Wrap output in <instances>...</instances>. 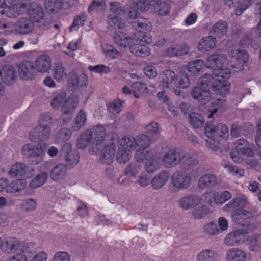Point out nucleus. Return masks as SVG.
I'll list each match as a JSON object with an SVG mask.
<instances>
[{
	"label": "nucleus",
	"instance_id": "obj_1",
	"mask_svg": "<svg viewBox=\"0 0 261 261\" xmlns=\"http://www.w3.org/2000/svg\"><path fill=\"white\" fill-rule=\"evenodd\" d=\"M225 65L228 66L226 56L224 54H212L205 61V66L214 70L213 87L217 95L225 97L230 90V84L227 81L230 76L231 71Z\"/></svg>",
	"mask_w": 261,
	"mask_h": 261
},
{
	"label": "nucleus",
	"instance_id": "obj_2",
	"mask_svg": "<svg viewBox=\"0 0 261 261\" xmlns=\"http://www.w3.org/2000/svg\"><path fill=\"white\" fill-rule=\"evenodd\" d=\"M214 77L211 75H205L202 76L199 80L197 85L194 87L191 91V96L193 99L199 101L201 104L206 106L208 110L211 113L208 116V118H212L213 115L218 111L219 107L222 106L225 101L224 98H217V102L212 97V94L210 91V87L213 89V82ZM214 92V90H213Z\"/></svg>",
	"mask_w": 261,
	"mask_h": 261
},
{
	"label": "nucleus",
	"instance_id": "obj_3",
	"mask_svg": "<svg viewBox=\"0 0 261 261\" xmlns=\"http://www.w3.org/2000/svg\"><path fill=\"white\" fill-rule=\"evenodd\" d=\"M28 12L30 17L37 22H42L44 13L42 7L31 4L28 9L26 3H16L13 2L11 5H8L5 0H0V15L7 17L14 18L18 15Z\"/></svg>",
	"mask_w": 261,
	"mask_h": 261
},
{
	"label": "nucleus",
	"instance_id": "obj_4",
	"mask_svg": "<svg viewBox=\"0 0 261 261\" xmlns=\"http://www.w3.org/2000/svg\"><path fill=\"white\" fill-rule=\"evenodd\" d=\"M106 133L102 126H96L91 130H87L80 136L76 142V146L79 149H84L91 143L89 148V153L97 155L99 152V147L106 137Z\"/></svg>",
	"mask_w": 261,
	"mask_h": 261
},
{
	"label": "nucleus",
	"instance_id": "obj_5",
	"mask_svg": "<svg viewBox=\"0 0 261 261\" xmlns=\"http://www.w3.org/2000/svg\"><path fill=\"white\" fill-rule=\"evenodd\" d=\"M66 94L64 91H58L54 94L51 101V106L54 109H59L61 107L64 117L66 115L69 119L72 117V113L77 107L79 99L77 96H72L66 99Z\"/></svg>",
	"mask_w": 261,
	"mask_h": 261
},
{
	"label": "nucleus",
	"instance_id": "obj_6",
	"mask_svg": "<svg viewBox=\"0 0 261 261\" xmlns=\"http://www.w3.org/2000/svg\"><path fill=\"white\" fill-rule=\"evenodd\" d=\"M50 124L51 117L49 114L41 115L39 120L38 126L33 129L30 132V140L35 142H39L47 140L51 135Z\"/></svg>",
	"mask_w": 261,
	"mask_h": 261
},
{
	"label": "nucleus",
	"instance_id": "obj_7",
	"mask_svg": "<svg viewBox=\"0 0 261 261\" xmlns=\"http://www.w3.org/2000/svg\"><path fill=\"white\" fill-rule=\"evenodd\" d=\"M180 161L185 168L190 169L197 163L196 156L186 154L181 159L179 153L174 149L168 150L162 159L163 164L167 167H174Z\"/></svg>",
	"mask_w": 261,
	"mask_h": 261
},
{
	"label": "nucleus",
	"instance_id": "obj_8",
	"mask_svg": "<svg viewBox=\"0 0 261 261\" xmlns=\"http://www.w3.org/2000/svg\"><path fill=\"white\" fill-rule=\"evenodd\" d=\"M130 136L123 137L120 141L119 146L117 153V160L120 163H125L131 157V152L137 148L139 142L138 138Z\"/></svg>",
	"mask_w": 261,
	"mask_h": 261
},
{
	"label": "nucleus",
	"instance_id": "obj_9",
	"mask_svg": "<svg viewBox=\"0 0 261 261\" xmlns=\"http://www.w3.org/2000/svg\"><path fill=\"white\" fill-rule=\"evenodd\" d=\"M105 137L101 145L99 147V160L100 162L106 165L111 164L114 159L116 153L115 142L117 140V135L116 134H112L113 138L112 142H107Z\"/></svg>",
	"mask_w": 261,
	"mask_h": 261
},
{
	"label": "nucleus",
	"instance_id": "obj_10",
	"mask_svg": "<svg viewBox=\"0 0 261 261\" xmlns=\"http://www.w3.org/2000/svg\"><path fill=\"white\" fill-rule=\"evenodd\" d=\"M253 155V150L249 143L244 139L237 140L234 144V148L230 152L231 158L236 163L242 162L244 155L251 157Z\"/></svg>",
	"mask_w": 261,
	"mask_h": 261
},
{
	"label": "nucleus",
	"instance_id": "obj_11",
	"mask_svg": "<svg viewBox=\"0 0 261 261\" xmlns=\"http://www.w3.org/2000/svg\"><path fill=\"white\" fill-rule=\"evenodd\" d=\"M228 53L234 63L228 62V66L238 70L244 69L249 60V55L247 51L238 46H234L229 49Z\"/></svg>",
	"mask_w": 261,
	"mask_h": 261
},
{
	"label": "nucleus",
	"instance_id": "obj_12",
	"mask_svg": "<svg viewBox=\"0 0 261 261\" xmlns=\"http://www.w3.org/2000/svg\"><path fill=\"white\" fill-rule=\"evenodd\" d=\"M191 182V178L189 174L180 171L174 173L171 177L169 190L174 192L187 189Z\"/></svg>",
	"mask_w": 261,
	"mask_h": 261
},
{
	"label": "nucleus",
	"instance_id": "obj_13",
	"mask_svg": "<svg viewBox=\"0 0 261 261\" xmlns=\"http://www.w3.org/2000/svg\"><path fill=\"white\" fill-rule=\"evenodd\" d=\"M231 198L230 193L228 191H216L211 190L205 192L201 195L203 202L216 204H222Z\"/></svg>",
	"mask_w": 261,
	"mask_h": 261
},
{
	"label": "nucleus",
	"instance_id": "obj_14",
	"mask_svg": "<svg viewBox=\"0 0 261 261\" xmlns=\"http://www.w3.org/2000/svg\"><path fill=\"white\" fill-rule=\"evenodd\" d=\"M248 233L246 228H239L230 231L224 239V243L228 246H239L245 244Z\"/></svg>",
	"mask_w": 261,
	"mask_h": 261
},
{
	"label": "nucleus",
	"instance_id": "obj_15",
	"mask_svg": "<svg viewBox=\"0 0 261 261\" xmlns=\"http://www.w3.org/2000/svg\"><path fill=\"white\" fill-rule=\"evenodd\" d=\"M34 174L35 170L32 167L21 162H16L13 164L8 172V174L11 177L24 179L31 178Z\"/></svg>",
	"mask_w": 261,
	"mask_h": 261
},
{
	"label": "nucleus",
	"instance_id": "obj_16",
	"mask_svg": "<svg viewBox=\"0 0 261 261\" xmlns=\"http://www.w3.org/2000/svg\"><path fill=\"white\" fill-rule=\"evenodd\" d=\"M204 130L205 136L208 138L206 140L207 146L215 151H218L220 149V144L217 127L212 122H207Z\"/></svg>",
	"mask_w": 261,
	"mask_h": 261
},
{
	"label": "nucleus",
	"instance_id": "obj_17",
	"mask_svg": "<svg viewBox=\"0 0 261 261\" xmlns=\"http://www.w3.org/2000/svg\"><path fill=\"white\" fill-rule=\"evenodd\" d=\"M138 141L139 142L135 154V159L137 162L142 163L144 160L148 159L153 154L148 150L146 148L148 146L149 139L148 136L144 135H140Z\"/></svg>",
	"mask_w": 261,
	"mask_h": 261
},
{
	"label": "nucleus",
	"instance_id": "obj_18",
	"mask_svg": "<svg viewBox=\"0 0 261 261\" xmlns=\"http://www.w3.org/2000/svg\"><path fill=\"white\" fill-rule=\"evenodd\" d=\"M176 75L174 71L167 70L163 72L161 75V81L160 82L159 87L161 90L165 89L174 92L176 95H180L181 91L174 88V82L175 80Z\"/></svg>",
	"mask_w": 261,
	"mask_h": 261
},
{
	"label": "nucleus",
	"instance_id": "obj_19",
	"mask_svg": "<svg viewBox=\"0 0 261 261\" xmlns=\"http://www.w3.org/2000/svg\"><path fill=\"white\" fill-rule=\"evenodd\" d=\"M18 71L20 77L27 81L34 79L37 74L34 63L30 61L24 62L20 64Z\"/></svg>",
	"mask_w": 261,
	"mask_h": 261
},
{
	"label": "nucleus",
	"instance_id": "obj_20",
	"mask_svg": "<svg viewBox=\"0 0 261 261\" xmlns=\"http://www.w3.org/2000/svg\"><path fill=\"white\" fill-rule=\"evenodd\" d=\"M68 81L69 84L73 88L79 89L81 92L85 91L87 86V77L84 74L77 76L74 72H71L69 75Z\"/></svg>",
	"mask_w": 261,
	"mask_h": 261
},
{
	"label": "nucleus",
	"instance_id": "obj_21",
	"mask_svg": "<svg viewBox=\"0 0 261 261\" xmlns=\"http://www.w3.org/2000/svg\"><path fill=\"white\" fill-rule=\"evenodd\" d=\"M67 176V168L62 163L55 165L49 172V177L54 181L60 182L65 180Z\"/></svg>",
	"mask_w": 261,
	"mask_h": 261
},
{
	"label": "nucleus",
	"instance_id": "obj_22",
	"mask_svg": "<svg viewBox=\"0 0 261 261\" xmlns=\"http://www.w3.org/2000/svg\"><path fill=\"white\" fill-rule=\"evenodd\" d=\"M113 38L115 43L122 48H129L134 40L129 34L121 31L115 32Z\"/></svg>",
	"mask_w": 261,
	"mask_h": 261
},
{
	"label": "nucleus",
	"instance_id": "obj_23",
	"mask_svg": "<svg viewBox=\"0 0 261 261\" xmlns=\"http://www.w3.org/2000/svg\"><path fill=\"white\" fill-rule=\"evenodd\" d=\"M248 254L243 249L234 247L229 249L226 253V261H247Z\"/></svg>",
	"mask_w": 261,
	"mask_h": 261
},
{
	"label": "nucleus",
	"instance_id": "obj_24",
	"mask_svg": "<svg viewBox=\"0 0 261 261\" xmlns=\"http://www.w3.org/2000/svg\"><path fill=\"white\" fill-rule=\"evenodd\" d=\"M225 4L230 8H236V14L241 15L253 3V0H224Z\"/></svg>",
	"mask_w": 261,
	"mask_h": 261
},
{
	"label": "nucleus",
	"instance_id": "obj_25",
	"mask_svg": "<svg viewBox=\"0 0 261 261\" xmlns=\"http://www.w3.org/2000/svg\"><path fill=\"white\" fill-rule=\"evenodd\" d=\"M201 201L203 202L201 197L195 195L185 196L179 200V205L183 210H189L193 207L199 205Z\"/></svg>",
	"mask_w": 261,
	"mask_h": 261
},
{
	"label": "nucleus",
	"instance_id": "obj_26",
	"mask_svg": "<svg viewBox=\"0 0 261 261\" xmlns=\"http://www.w3.org/2000/svg\"><path fill=\"white\" fill-rule=\"evenodd\" d=\"M130 51L137 56L145 57L150 55V49L147 46L140 44L138 40H134V42L129 45Z\"/></svg>",
	"mask_w": 261,
	"mask_h": 261
},
{
	"label": "nucleus",
	"instance_id": "obj_27",
	"mask_svg": "<svg viewBox=\"0 0 261 261\" xmlns=\"http://www.w3.org/2000/svg\"><path fill=\"white\" fill-rule=\"evenodd\" d=\"M243 208L239 207L233 212L232 219L236 223L244 226L247 222L248 219L251 216V214Z\"/></svg>",
	"mask_w": 261,
	"mask_h": 261
},
{
	"label": "nucleus",
	"instance_id": "obj_28",
	"mask_svg": "<svg viewBox=\"0 0 261 261\" xmlns=\"http://www.w3.org/2000/svg\"><path fill=\"white\" fill-rule=\"evenodd\" d=\"M2 79L8 85L13 84L16 80V71L14 67L10 65L4 67L2 71Z\"/></svg>",
	"mask_w": 261,
	"mask_h": 261
},
{
	"label": "nucleus",
	"instance_id": "obj_29",
	"mask_svg": "<svg viewBox=\"0 0 261 261\" xmlns=\"http://www.w3.org/2000/svg\"><path fill=\"white\" fill-rule=\"evenodd\" d=\"M159 4L160 0H134V5L143 12L152 11Z\"/></svg>",
	"mask_w": 261,
	"mask_h": 261
},
{
	"label": "nucleus",
	"instance_id": "obj_30",
	"mask_svg": "<svg viewBox=\"0 0 261 261\" xmlns=\"http://www.w3.org/2000/svg\"><path fill=\"white\" fill-rule=\"evenodd\" d=\"M35 65L36 71L41 73L46 72L50 68L51 60L46 55L40 56L36 59Z\"/></svg>",
	"mask_w": 261,
	"mask_h": 261
},
{
	"label": "nucleus",
	"instance_id": "obj_31",
	"mask_svg": "<svg viewBox=\"0 0 261 261\" xmlns=\"http://www.w3.org/2000/svg\"><path fill=\"white\" fill-rule=\"evenodd\" d=\"M246 244L251 252H259L261 251V237L257 234L249 236H247Z\"/></svg>",
	"mask_w": 261,
	"mask_h": 261
},
{
	"label": "nucleus",
	"instance_id": "obj_32",
	"mask_svg": "<svg viewBox=\"0 0 261 261\" xmlns=\"http://www.w3.org/2000/svg\"><path fill=\"white\" fill-rule=\"evenodd\" d=\"M33 26L32 22L29 19L21 18L19 19L15 25V31L19 34H27L33 31Z\"/></svg>",
	"mask_w": 261,
	"mask_h": 261
},
{
	"label": "nucleus",
	"instance_id": "obj_33",
	"mask_svg": "<svg viewBox=\"0 0 261 261\" xmlns=\"http://www.w3.org/2000/svg\"><path fill=\"white\" fill-rule=\"evenodd\" d=\"M217 44L215 37L208 36L202 38L198 43V49L201 52H206L214 48Z\"/></svg>",
	"mask_w": 261,
	"mask_h": 261
},
{
	"label": "nucleus",
	"instance_id": "obj_34",
	"mask_svg": "<svg viewBox=\"0 0 261 261\" xmlns=\"http://www.w3.org/2000/svg\"><path fill=\"white\" fill-rule=\"evenodd\" d=\"M72 145L70 143H66L62 146V150L67 153L66 160L69 166L71 167L75 166L79 161L78 154H73L70 153Z\"/></svg>",
	"mask_w": 261,
	"mask_h": 261
},
{
	"label": "nucleus",
	"instance_id": "obj_35",
	"mask_svg": "<svg viewBox=\"0 0 261 261\" xmlns=\"http://www.w3.org/2000/svg\"><path fill=\"white\" fill-rule=\"evenodd\" d=\"M189 48L186 44L173 45L168 48L166 55L169 57L183 56L188 53Z\"/></svg>",
	"mask_w": 261,
	"mask_h": 261
},
{
	"label": "nucleus",
	"instance_id": "obj_36",
	"mask_svg": "<svg viewBox=\"0 0 261 261\" xmlns=\"http://www.w3.org/2000/svg\"><path fill=\"white\" fill-rule=\"evenodd\" d=\"M217 252L212 249H204L199 252L196 257V261H216Z\"/></svg>",
	"mask_w": 261,
	"mask_h": 261
},
{
	"label": "nucleus",
	"instance_id": "obj_37",
	"mask_svg": "<svg viewBox=\"0 0 261 261\" xmlns=\"http://www.w3.org/2000/svg\"><path fill=\"white\" fill-rule=\"evenodd\" d=\"M205 67V63L203 60L197 59L189 62L186 68L189 72L195 74L202 72Z\"/></svg>",
	"mask_w": 261,
	"mask_h": 261
},
{
	"label": "nucleus",
	"instance_id": "obj_38",
	"mask_svg": "<svg viewBox=\"0 0 261 261\" xmlns=\"http://www.w3.org/2000/svg\"><path fill=\"white\" fill-rule=\"evenodd\" d=\"M169 174L165 171L161 172L155 176L152 179V186L154 189H159L163 187L169 179Z\"/></svg>",
	"mask_w": 261,
	"mask_h": 261
},
{
	"label": "nucleus",
	"instance_id": "obj_39",
	"mask_svg": "<svg viewBox=\"0 0 261 261\" xmlns=\"http://www.w3.org/2000/svg\"><path fill=\"white\" fill-rule=\"evenodd\" d=\"M246 204V200L243 198L233 199L228 203L225 204L223 207L224 212H228L233 210V212L239 207H244Z\"/></svg>",
	"mask_w": 261,
	"mask_h": 261
},
{
	"label": "nucleus",
	"instance_id": "obj_40",
	"mask_svg": "<svg viewBox=\"0 0 261 261\" xmlns=\"http://www.w3.org/2000/svg\"><path fill=\"white\" fill-rule=\"evenodd\" d=\"M120 15H109L107 17V22L111 27L114 29H123L126 26L125 22Z\"/></svg>",
	"mask_w": 261,
	"mask_h": 261
},
{
	"label": "nucleus",
	"instance_id": "obj_41",
	"mask_svg": "<svg viewBox=\"0 0 261 261\" xmlns=\"http://www.w3.org/2000/svg\"><path fill=\"white\" fill-rule=\"evenodd\" d=\"M190 84V79L186 72H182L175 77L174 82V87L180 89H186Z\"/></svg>",
	"mask_w": 261,
	"mask_h": 261
},
{
	"label": "nucleus",
	"instance_id": "obj_42",
	"mask_svg": "<svg viewBox=\"0 0 261 261\" xmlns=\"http://www.w3.org/2000/svg\"><path fill=\"white\" fill-rule=\"evenodd\" d=\"M134 96L136 98L148 94L149 91L145 84L137 82L133 84L132 86Z\"/></svg>",
	"mask_w": 261,
	"mask_h": 261
},
{
	"label": "nucleus",
	"instance_id": "obj_43",
	"mask_svg": "<svg viewBox=\"0 0 261 261\" xmlns=\"http://www.w3.org/2000/svg\"><path fill=\"white\" fill-rule=\"evenodd\" d=\"M48 175L45 172H41L37 174L30 182L29 186L32 189H35L41 187L45 184L47 179Z\"/></svg>",
	"mask_w": 261,
	"mask_h": 261
},
{
	"label": "nucleus",
	"instance_id": "obj_44",
	"mask_svg": "<svg viewBox=\"0 0 261 261\" xmlns=\"http://www.w3.org/2000/svg\"><path fill=\"white\" fill-rule=\"evenodd\" d=\"M227 30V23L224 21H219L213 25L211 32L218 37H222L226 34Z\"/></svg>",
	"mask_w": 261,
	"mask_h": 261
},
{
	"label": "nucleus",
	"instance_id": "obj_45",
	"mask_svg": "<svg viewBox=\"0 0 261 261\" xmlns=\"http://www.w3.org/2000/svg\"><path fill=\"white\" fill-rule=\"evenodd\" d=\"M27 184V181L23 179L14 180L10 184L8 183L7 192L11 194L18 192L23 190L26 187Z\"/></svg>",
	"mask_w": 261,
	"mask_h": 261
},
{
	"label": "nucleus",
	"instance_id": "obj_46",
	"mask_svg": "<svg viewBox=\"0 0 261 261\" xmlns=\"http://www.w3.org/2000/svg\"><path fill=\"white\" fill-rule=\"evenodd\" d=\"M217 183L216 177L211 174H208L202 176L199 180L198 186L201 189L215 185Z\"/></svg>",
	"mask_w": 261,
	"mask_h": 261
},
{
	"label": "nucleus",
	"instance_id": "obj_47",
	"mask_svg": "<svg viewBox=\"0 0 261 261\" xmlns=\"http://www.w3.org/2000/svg\"><path fill=\"white\" fill-rule=\"evenodd\" d=\"M87 120V113L83 110H80L74 119V122L72 127L73 130H79L85 123Z\"/></svg>",
	"mask_w": 261,
	"mask_h": 261
},
{
	"label": "nucleus",
	"instance_id": "obj_48",
	"mask_svg": "<svg viewBox=\"0 0 261 261\" xmlns=\"http://www.w3.org/2000/svg\"><path fill=\"white\" fill-rule=\"evenodd\" d=\"M63 0H45V9L51 12H58L63 8Z\"/></svg>",
	"mask_w": 261,
	"mask_h": 261
},
{
	"label": "nucleus",
	"instance_id": "obj_49",
	"mask_svg": "<svg viewBox=\"0 0 261 261\" xmlns=\"http://www.w3.org/2000/svg\"><path fill=\"white\" fill-rule=\"evenodd\" d=\"M101 49L102 53L107 57L112 59H115L117 58L119 52L117 49L113 46L104 44L101 45Z\"/></svg>",
	"mask_w": 261,
	"mask_h": 261
},
{
	"label": "nucleus",
	"instance_id": "obj_50",
	"mask_svg": "<svg viewBox=\"0 0 261 261\" xmlns=\"http://www.w3.org/2000/svg\"><path fill=\"white\" fill-rule=\"evenodd\" d=\"M139 9L134 5V0H133L130 5H127L124 7L123 14H125L131 19H135L139 17Z\"/></svg>",
	"mask_w": 261,
	"mask_h": 261
},
{
	"label": "nucleus",
	"instance_id": "obj_51",
	"mask_svg": "<svg viewBox=\"0 0 261 261\" xmlns=\"http://www.w3.org/2000/svg\"><path fill=\"white\" fill-rule=\"evenodd\" d=\"M109 10L111 13L110 15H121L124 13V7L120 2L112 1L109 3Z\"/></svg>",
	"mask_w": 261,
	"mask_h": 261
},
{
	"label": "nucleus",
	"instance_id": "obj_52",
	"mask_svg": "<svg viewBox=\"0 0 261 261\" xmlns=\"http://www.w3.org/2000/svg\"><path fill=\"white\" fill-rule=\"evenodd\" d=\"M223 166L226 169L227 172L231 175L240 178L243 177L244 175L243 169L236 167L229 163H223Z\"/></svg>",
	"mask_w": 261,
	"mask_h": 261
},
{
	"label": "nucleus",
	"instance_id": "obj_53",
	"mask_svg": "<svg viewBox=\"0 0 261 261\" xmlns=\"http://www.w3.org/2000/svg\"><path fill=\"white\" fill-rule=\"evenodd\" d=\"M189 121L194 128H200L203 126V117L197 113H192L189 115Z\"/></svg>",
	"mask_w": 261,
	"mask_h": 261
},
{
	"label": "nucleus",
	"instance_id": "obj_54",
	"mask_svg": "<svg viewBox=\"0 0 261 261\" xmlns=\"http://www.w3.org/2000/svg\"><path fill=\"white\" fill-rule=\"evenodd\" d=\"M203 230L205 233L209 236L220 234L215 221H211L205 223L203 226Z\"/></svg>",
	"mask_w": 261,
	"mask_h": 261
},
{
	"label": "nucleus",
	"instance_id": "obj_55",
	"mask_svg": "<svg viewBox=\"0 0 261 261\" xmlns=\"http://www.w3.org/2000/svg\"><path fill=\"white\" fill-rule=\"evenodd\" d=\"M170 10V5L160 0V4L156 6L155 9H153L152 11L157 15L166 16L169 14Z\"/></svg>",
	"mask_w": 261,
	"mask_h": 261
},
{
	"label": "nucleus",
	"instance_id": "obj_56",
	"mask_svg": "<svg viewBox=\"0 0 261 261\" xmlns=\"http://www.w3.org/2000/svg\"><path fill=\"white\" fill-rule=\"evenodd\" d=\"M133 27L140 33L143 31H149L151 30L150 22L146 19L142 18L139 19L137 22H134Z\"/></svg>",
	"mask_w": 261,
	"mask_h": 261
},
{
	"label": "nucleus",
	"instance_id": "obj_57",
	"mask_svg": "<svg viewBox=\"0 0 261 261\" xmlns=\"http://www.w3.org/2000/svg\"><path fill=\"white\" fill-rule=\"evenodd\" d=\"M53 75L57 81H63L67 77L65 70L61 65H58L54 67Z\"/></svg>",
	"mask_w": 261,
	"mask_h": 261
},
{
	"label": "nucleus",
	"instance_id": "obj_58",
	"mask_svg": "<svg viewBox=\"0 0 261 261\" xmlns=\"http://www.w3.org/2000/svg\"><path fill=\"white\" fill-rule=\"evenodd\" d=\"M106 6L105 0H93L88 7V11L89 13L94 11L100 12L105 9Z\"/></svg>",
	"mask_w": 261,
	"mask_h": 261
},
{
	"label": "nucleus",
	"instance_id": "obj_59",
	"mask_svg": "<svg viewBox=\"0 0 261 261\" xmlns=\"http://www.w3.org/2000/svg\"><path fill=\"white\" fill-rule=\"evenodd\" d=\"M142 166L137 161L132 163L125 169V174L128 176H135L141 170Z\"/></svg>",
	"mask_w": 261,
	"mask_h": 261
},
{
	"label": "nucleus",
	"instance_id": "obj_60",
	"mask_svg": "<svg viewBox=\"0 0 261 261\" xmlns=\"http://www.w3.org/2000/svg\"><path fill=\"white\" fill-rule=\"evenodd\" d=\"M6 244L9 248L10 252L13 253L19 250L20 243L17 239L14 237H9L7 239Z\"/></svg>",
	"mask_w": 261,
	"mask_h": 261
},
{
	"label": "nucleus",
	"instance_id": "obj_61",
	"mask_svg": "<svg viewBox=\"0 0 261 261\" xmlns=\"http://www.w3.org/2000/svg\"><path fill=\"white\" fill-rule=\"evenodd\" d=\"M46 147L45 144L43 145L41 144L40 147H36L33 149V152L32 153V157L31 158H36L37 157L39 159L37 161L35 162V164H37L40 163L43 159V157L45 155V149Z\"/></svg>",
	"mask_w": 261,
	"mask_h": 261
},
{
	"label": "nucleus",
	"instance_id": "obj_62",
	"mask_svg": "<svg viewBox=\"0 0 261 261\" xmlns=\"http://www.w3.org/2000/svg\"><path fill=\"white\" fill-rule=\"evenodd\" d=\"M158 168L157 158L154 155L147 159L145 164V168L148 172H153Z\"/></svg>",
	"mask_w": 261,
	"mask_h": 261
},
{
	"label": "nucleus",
	"instance_id": "obj_63",
	"mask_svg": "<svg viewBox=\"0 0 261 261\" xmlns=\"http://www.w3.org/2000/svg\"><path fill=\"white\" fill-rule=\"evenodd\" d=\"M217 228H218V231L219 234L226 231L228 227V221L224 217H219L216 221H215Z\"/></svg>",
	"mask_w": 261,
	"mask_h": 261
},
{
	"label": "nucleus",
	"instance_id": "obj_64",
	"mask_svg": "<svg viewBox=\"0 0 261 261\" xmlns=\"http://www.w3.org/2000/svg\"><path fill=\"white\" fill-rule=\"evenodd\" d=\"M145 131L152 138L158 137L160 133V129L157 123L152 122L145 127Z\"/></svg>",
	"mask_w": 261,
	"mask_h": 261
}]
</instances>
